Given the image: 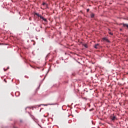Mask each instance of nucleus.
Returning a JSON list of instances; mask_svg holds the SVG:
<instances>
[{"instance_id": "f257e3e1", "label": "nucleus", "mask_w": 128, "mask_h": 128, "mask_svg": "<svg viewBox=\"0 0 128 128\" xmlns=\"http://www.w3.org/2000/svg\"><path fill=\"white\" fill-rule=\"evenodd\" d=\"M34 16H38V18H41V20H44V22H48L46 18H44V16H42V15H40L38 13H34Z\"/></svg>"}, {"instance_id": "f03ea898", "label": "nucleus", "mask_w": 128, "mask_h": 128, "mask_svg": "<svg viewBox=\"0 0 128 128\" xmlns=\"http://www.w3.org/2000/svg\"><path fill=\"white\" fill-rule=\"evenodd\" d=\"M94 48H96V50H98V48H100V44H96L94 46Z\"/></svg>"}, {"instance_id": "7ed1b4c3", "label": "nucleus", "mask_w": 128, "mask_h": 128, "mask_svg": "<svg viewBox=\"0 0 128 128\" xmlns=\"http://www.w3.org/2000/svg\"><path fill=\"white\" fill-rule=\"evenodd\" d=\"M82 46H84L86 48H88V46L86 44L82 43Z\"/></svg>"}, {"instance_id": "20e7f679", "label": "nucleus", "mask_w": 128, "mask_h": 128, "mask_svg": "<svg viewBox=\"0 0 128 128\" xmlns=\"http://www.w3.org/2000/svg\"><path fill=\"white\" fill-rule=\"evenodd\" d=\"M102 40H104V42H110V40H108L106 38H103Z\"/></svg>"}, {"instance_id": "39448f33", "label": "nucleus", "mask_w": 128, "mask_h": 128, "mask_svg": "<svg viewBox=\"0 0 128 128\" xmlns=\"http://www.w3.org/2000/svg\"><path fill=\"white\" fill-rule=\"evenodd\" d=\"M124 28H128V24H122Z\"/></svg>"}, {"instance_id": "423d86ee", "label": "nucleus", "mask_w": 128, "mask_h": 128, "mask_svg": "<svg viewBox=\"0 0 128 128\" xmlns=\"http://www.w3.org/2000/svg\"><path fill=\"white\" fill-rule=\"evenodd\" d=\"M111 119H112V120L114 122V120H116V116H114L111 118Z\"/></svg>"}, {"instance_id": "0eeeda50", "label": "nucleus", "mask_w": 128, "mask_h": 128, "mask_svg": "<svg viewBox=\"0 0 128 128\" xmlns=\"http://www.w3.org/2000/svg\"><path fill=\"white\" fill-rule=\"evenodd\" d=\"M90 17L92 18H94V14L93 13L91 14Z\"/></svg>"}, {"instance_id": "6e6552de", "label": "nucleus", "mask_w": 128, "mask_h": 128, "mask_svg": "<svg viewBox=\"0 0 128 128\" xmlns=\"http://www.w3.org/2000/svg\"><path fill=\"white\" fill-rule=\"evenodd\" d=\"M109 34H110L111 36L114 34L112 32H109Z\"/></svg>"}, {"instance_id": "1a4fd4ad", "label": "nucleus", "mask_w": 128, "mask_h": 128, "mask_svg": "<svg viewBox=\"0 0 128 128\" xmlns=\"http://www.w3.org/2000/svg\"><path fill=\"white\" fill-rule=\"evenodd\" d=\"M46 2H43L42 3V6H46Z\"/></svg>"}, {"instance_id": "9d476101", "label": "nucleus", "mask_w": 128, "mask_h": 128, "mask_svg": "<svg viewBox=\"0 0 128 128\" xmlns=\"http://www.w3.org/2000/svg\"><path fill=\"white\" fill-rule=\"evenodd\" d=\"M86 12H90V9H88V8L87 9V10H86Z\"/></svg>"}, {"instance_id": "9b49d317", "label": "nucleus", "mask_w": 128, "mask_h": 128, "mask_svg": "<svg viewBox=\"0 0 128 128\" xmlns=\"http://www.w3.org/2000/svg\"><path fill=\"white\" fill-rule=\"evenodd\" d=\"M20 122H22V120H20Z\"/></svg>"}, {"instance_id": "f8f14e48", "label": "nucleus", "mask_w": 128, "mask_h": 128, "mask_svg": "<svg viewBox=\"0 0 128 128\" xmlns=\"http://www.w3.org/2000/svg\"><path fill=\"white\" fill-rule=\"evenodd\" d=\"M43 106H48V105H46V104H42Z\"/></svg>"}, {"instance_id": "ddd939ff", "label": "nucleus", "mask_w": 128, "mask_h": 128, "mask_svg": "<svg viewBox=\"0 0 128 128\" xmlns=\"http://www.w3.org/2000/svg\"><path fill=\"white\" fill-rule=\"evenodd\" d=\"M14 128H18V127H14Z\"/></svg>"}, {"instance_id": "4468645a", "label": "nucleus", "mask_w": 128, "mask_h": 128, "mask_svg": "<svg viewBox=\"0 0 128 128\" xmlns=\"http://www.w3.org/2000/svg\"><path fill=\"white\" fill-rule=\"evenodd\" d=\"M120 30H122V29H120Z\"/></svg>"}]
</instances>
